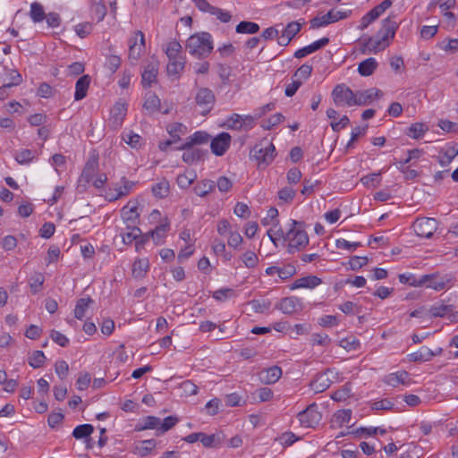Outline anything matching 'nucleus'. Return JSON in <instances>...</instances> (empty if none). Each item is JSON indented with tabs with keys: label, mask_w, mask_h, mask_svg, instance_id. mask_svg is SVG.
<instances>
[{
	"label": "nucleus",
	"mask_w": 458,
	"mask_h": 458,
	"mask_svg": "<svg viewBox=\"0 0 458 458\" xmlns=\"http://www.w3.org/2000/svg\"><path fill=\"white\" fill-rule=\"evenodd\" d=\"M92 13L97 18L98 21L104 20L106 15V7L103 3H94L92 6Z\"/></svg>",
	"instance_id": "obj_61"
},
{
	"label": "nucleus",
	"mask_w": 458,
	"mask_h": 458,
	"mask_svg": "<svg viewBox=\"0 0 458 458\" xmlns=\"http://www.w3.org/2000/svg\"><path fill=\"white\" fill-rule=\"evenodd\" d=\"M44 281L45 277L41 273H36L30 278L29 284L33 294H36L41 291Z\"/></svg>",
	"instance_id": "obj_46"
},
{
	"label": "nucleus",
	"mask_w": 458,
	"mask_h": 458,
	"mask_svg": "<svg viewBox=\"0 0 458 458\" xmlns=\"http://www.w3.org/2000/svg\"><path fill=\"white\" fill-rule=\"evenodd\" d=\"M427 130L428 127L424 123H416L409 128L408 135L413 139H420Z\"/></svg>",
	"instance_id": "obj_54"
},
{
	"label": "nucleus",
	"mask_w": 458,
	"mask_h": 458,
	"mask_svg": "<svg viewBox=\"0 0 458 458\" xmlns=\"http://www.w3.org/2000/svg\"><path fill=\"white\" fill-rule=\"evenodd\" d=\"M184 153L182 154V160L187 163V164H192L196 161H199L200 159H202L203 156H204V152L199 149V148H188V149H184Z\"/></svg>",
	"instance_id": "obj_37"
},
{
	"label": "nucleus",
	"mask_w": 458,
	"mask_h": 458,
	"mask_svg": "<svg viewBox=\"0 0 458 458\" xmlns=\"http://www.w3.org/2000/svg\"><path fill=\"white\" fill-rule=\"evenodd\" d=\"M276 308L283 313L290 315L301 309V302L297 297H285L276 304Z\"/></svg>",
	"instance_id": "obj_17"
},
{
	"label": "nucleus",
	"mask_w": 458,
	"mask_h": 458,
	"mask_svg": "<svg viewBox=\"0 0 458 458\" xmlns=\"http://www.w3.org/2000/svg\"><path fill=\"white\" fill-rule=\"evenodd\" d=\"M4 87L12 88L19 85L22 79L21 75L16 70L8 71L4 77H1Z\"/></svg>",
	"instance_id": "obj_35"
},
{
	"label": "nucleus",
	"mask_w": 458,
	"mask_h": 458,
	"mask_svg": "<svg viewBox=\"0 0 458 458\" xmlns=\"http://www.w3.org/2000/svg\"><path fill=\"white\" fill-rule=\"evenodd\" d=\"M178 421L179 419L176 416H168L165 418L163 420H160L159 433H156V435H163L164 433L174 428Z\"/></svg>",
	"instance_id": "obj_47"
},
{
	"label": "nucleus",
	"mask_w": 458,
	"mask_h": 458,
	"mask_svg": "<svg viewBox=\"0 0 458 458\" xmlns=\"http://www.w3.org/2000/svg\"><path fill=\"white\" fill-rule=\"evenodd\" d=\"M98 169V158L91 157L89 158L79 179V187L86 188L87 183L93 181Z\"/></svg>",
	"instance_id": "obj_11"
},
{
	"label": "nucleus",
	"mask_w": 458,
	"mask_h": 458,
	"mask_svg": "<svg viewBox=\"0 0 458 458\" xmlns=\"http://www.w3.org/2000/svg\"><path fill=\"white\" fill-rule=\"evenodd\" d=\"M332 98L337 106H354L355 92L345 84H338L332 91Z\"/></svg>",
	"instance_id": "obj_8"
},
{
	"label": "nucleus",
	"mask_w": 458,
	"mask_h": 458,
	"mask_svg": "<svg viewBox=\"0 0 458 458\" xmlns=\"http://www.w3.org/2000/svg\"><path fill=\"white\" fill-rule=\"evenodd\" d=\"M158 72V64L157 62L148 64L141 73V82L144 88H148L156 81Z\"/></svg>",
	"instance_id": "obj_20"
},
{
	"label": "nucleus",
	"mask_w": 458,
	"mask_h": 458,
	"mask_svg": "<svg viewBox=\"0 0 458 458\" xmlns=\"http://www.w3.org/2000/svg\"><path fill=\"white\" fill-rule=\"evenodd\" d=\"M237 33H248V34H255L259 30V26L256 22L252 21H241L235 29Z\"/></svg>",
	"instance_id": "obj_40"
},
{
	"label": "nucleus",
	"mask_w": 458,
	"mask_h": 458,
	"mask_svg": "<svg viewBox=\"0 0 458 458\" xmlns=\"http://www.w3.org/2000/svg\"><path fill=\"white\" fill-rule=\"evenodd\" d=\"M216 182L212 180L205 179L199 182L193 191L199 197H206L208 193L215 191Z\"/></svg>",
	"instance_id": "obj_27"
},
{
	"label": "nucleus",
	"mask_w": 458,
	"mask_h": 458,
	"mask_svg": "<svg viewBox=\"0 0 458 458\" xmlns=\"http://www.w3.org/2000/svg\"><path fill=\"white\" fill-rule=\"evenodd\" d=\"M55 370L61 379L65 378L69 371L68 363L65 360L56 361L55 364Z\"/></svg>",
	"instance_id": "obj_63"
},
{
	"label": "nucleus",
	"mask_w": 458,
	"mask_h": 458,
	"mask_svg": "<svg viewBox=\"0 0 458 458\" xmlns=\"http://www.w3.org/2000/svg\"><path fill=\"white\" fill-rule=\"evenodd\" d=\"M149 268V262L147 259H138L132 265V276L143 278Z\"/></svg>",
	"instance_id": "obj_31"
},
{
	"label": "nucleus",
	"mask_w": 458,
	"mask_h": 458,
	"mask_svg": "<svg viewBox=\"0 0 458 458\" xmlns=\"http://www.w3.org/2000/svg\"><path fill=\"white\" fill-rule=\"evenodd\" d=\"M127 106L125 103L117 102L111 109L110 124L113 129H119L126 116Z\"/></svg>",
	"instance_id": "obj_14"
},
{
	"label": "nucleus",
	"mask_w": 458,
	"mask_h": 458,
	"mask_svg": "<svg viewBox=\"0 0 458 458\" xmlns=\"http://www.w3.org/2000/svg\"><path fill=\"white\" fill-rule=\"evenodd\" d=\"M411 379L409 377L408 372L405 370L390 373L384 378V382L393 387H396L400 384L408 386L411 384Z\"/></svg>",
	"instance_id": "obj_18"
},
{
	"label": "nucleus",
	"mask_w": 458,
	"mask_h": 458,
	"mask_svg": "<svg viewBox=\"0 0 458 458\" xmlns=\"http://www.w3.org/2000/svg\"><path fill=\"white\" fill-rule=\"evenodd\" d=\"M137 35L140 36L139 45L129 46V59L132 61L139 60L145 50V36L143 32L137 30Z\"/></svg>",
	"instance_id": "obj_26"
},
{
	"label": "nucleus",
	"mask_w": 458,
	"mask_h": 458,
	"mask_svg": "<svg viewBox=\"0 0 458 458\" xmlns=\"http://www.w3.org/2000/svg\"><path fill=\"white\" fill-rule=\"evenodd\" d=\"M398 278L402 284H407L415 287L421 286L422 276L420 278H417L412 274H400Z\"/></svg>",
	"instance_id": "obj_53"
},
{
	"label": "nucleus",
	"mask_w": 458,
	"mask_h": 458,
	"mask_svg": "<svg viewBox=\"0 0 458 458\" xmlns=\"http://www.w3.org/2000/svg\"><path fill=\"white\" fill-rule=\"evenodd\" d=\"M121 216L123 223L126 225V229L137 226L140 219V214L137 211V203L129 201L122 209Z\"/></svg>",
	"instance_id": "obj_12"
},
{
	"label": "nucleus",
	"mask_w": 458,
	"mask_h": 458,
	"mask_svg": "<svg viewBox=\"0 0 458 458\" xmlns=\"http://www.w3.org/2000/svg\"><path fill=\"white\" fill-rule=\"evenodd\" d=\"M298 419L301 426L305 428H314L319 423L321 414L318 411L317 404L312 403L298 413Z\"/></svg>",
	"instance_id": "obj_10"
},
{
	"label": "nucleus",
	"mask_w": 458,
	"mask_h": 458,
	"mask_svg": "<svg viewBox=\"0 0 458 458\" xmlns=\"http://www.w3.org/2000/svg\"><path fill=\"white\" fill-rule=\"evenodd\" d=\"M455 282L456 279L453 274L441 276L438 273H434L422 276L421 286L426 285L428 288L435 291H442L452 287Z\"/></svg>",
	"instance_id": "obj_5"
},
{
	"label": "nucleus",
	"mask_w": 458,
	"mask_h": 458,
	"mask_svg": "<svg viewBox=\"0 0 458 458\" xmlns=\"http://www.w3.org/2000/svg\"><path fill=\"white\" fill-rule=\"evenodd\" d=\"M276 155V148L272 142L264 140L259 144H256L250 150V158L255 159L258 162V167L264 169L268 166Z\"/></svg>",
	"instance_id": "obj_4"
},
{
	"label": "nucleus",
	"mask_w": 458,
	"mask_h": 458,
	"mask_svg": "<svg viewBox=\"0 0 458 458\" xmlns=\"http://www.w3.org/2000/svg\"><path fill=\"white\" fill-rule=\"evenodd\" d=\"M213 48V38L208 32L195 33L186 41V49L189 54L199 59L208 57Z\"/></svg>",
	"instance_id": "obj_3"
},
{
	"label": "nucleus",
	"mask_w": 458,
	"mask_h": 458,
	"mask_svg": "<svg viewBox=\"0 0 458 458\" xmlns=\"http://www.w3.org/2000/svg\"><path fill=\"white\" fill-rule=\"evenodd\" d=\"M181 50H182L181 44L178 41L174 40V41L169 42V44L167 45V47L165 49V54L169 60H173V59L178 58V55L181 52Z\"/></svg>",
	"instance_id": "obj_55"
},
{
	"label": "nucleus",
	"mask_w": 458,
	"mask_h": 458,
	"mask_svg": "<svg viewBox=\"0 0 458 458\" xmlns=\"http://www.w3.org/2000/svg\"><path fill=\"white\" fill-rule=\"evenodd\" d=\"M441 349H438L437 352H433L427 346L420 347L418 351L409 354V359L411 361H428L430 360L434 356L438 355L441 352Z\"/></svg>",
	"instance_id": "obj_21"
},
{
	"label": "nucleus",
	"mask_w": 458,
	"mask_h": 458,
	"mask_svg": "<svg viewBox=\"0 0 458 458\" xmlns=\"http://www.w3.org/2000/svg\"><path fill=\"white\" fill-rule=\"evenodd\" d=\"M378 18L376 12H374L372 9L367 13L360 21V24L359 25V29L363 30L366 29L371 22L376 21Z\"/></svg>",
	"instance_id": "obj_64"
},
{
	"label": "nucleus",
	"mask_w": 458,
	"mask_h": 458,
	"mask_svg": "<svg viewBox=\"0 0 458 458\" xmlns=\"http://www.w3.org/2000/svg\"><path fill=\"white\" fill-rule=\"evenodd\" d=\"M312 72V66L309 65L307 64H302L301 67L297 69V71L294 72V77L297 78V80H307Z\"/></svg>",
	"instance_id": "obj_58"
},
{
	"label": "nucleus",
	"mask_w": 458,
	"mask_h": 458,
	"mask_svg": "<svg viewBox=\"0 0 458 458\" xmlns=\"http://www.w3.org/2000/svg\"><path fill=\"white\" fill-rule=\"evenodd\" d=\"M143 426L140 427L138 430L144 429H156L159 433L160 419L155 416H147L143 419Z\"/></svg>",
	"instance_id": "obj_49"
},
{
	"label": "nucleus",
	"mask_w": 458,
	"mask_h": 458,
	"mask_svg": "<svg viewBox=\"0 0 458 458\" xmlns=\"http://www.w3.org/2000/svg\"><path fill=\"white\" fill-rule=\"evenodd\" d=\"M123 140L133 148H140L143 139L137 133L130 131L123 136Z\"/></svg>",
	"instance_id": "obj_48"
},
{
	"label": "nucleus",
	"mask_w": 458,
	"mask_h": 458,
	"mask_svg": "<svg viewBox=\"0 0 458 458\" xmlns=\"http://www.w3.org/2000/svg\"><path fill=\"white\" fill-rule=\"evenodd\" d=\"M194 101L199 108L200 114L205 116L213 109L216 103V96L210 89L200 87L196 90Z\"/></svg>",
	"instance_id": "obj_6"
},
{
	"label": "nucleus",
	"mask_w": 458,
	"mask_h": 458,
	"mask_svg": "<svg viewBox=\"0 0 458 458\" xmlns=\"http://www.w3.org/2000/svg\"><path fill=\"white\" fill-rule=\"evenodd\" d=\"M152 192L153 194L157 198H165L169 193V183L166 181L160 182L158 183H156L152 187Z\"/></svg>",
	"instance_id": "obj_52"
},
{
	"label": "nucleus",
	"mask_w": 458,
	"mask_h": 458,
	"mask_svg": "<svg viewBox=\"0 0 458 458\" xmlns=\"http://www.w3.org/2000/svg\"><path fill=\"white\" fill-rule=\"evenodd\" d=\"M122 182L123 186H121L119 189H115V198H122L123 196H126L127 194H129L130 191L134 185L133 182L128 181L125 177L122 178Z\"/></svg>",
	"instance_id": "obj_57"
},
{
	"label": "nucleus",
	"mask_w": 458,
	"mask_h": 458,
	"mask_svg": "<svg viewBox=\"0 0 458 458\" xmlns=\"http://www.w3.org/2000/svg\"><path fill=\"white\" fill-rule=\"evenodd\" d=\"M224 441V437L220 434H212L206 435L201 432L200 442L204 447L212 448V447H219Z\"/></svg>",
	"instance_id": "obj_30"
},
{
	"label": "nucleus",
	"mask_w": 458,
	"mask_h": 458,
	"mask_svg": "<svg viewBox=\"0 0 458 458\" xmlns=\"http://www.w3.org/2000/svg\"><path fill=\"white\" fill-rule=\"evenodd\" d=\"M209 140V135L205 131H196L191 136L185 140L184 143L177 145L175 149H188L192 148L194 145H199L207 143Z\"/></svg>",
	"instance_id": "obj_19"
},
{
	"label": "nucleus",
	"mask_w": 458,
	"mask_h": 458,
	"mask_svg": "<svg viewBox=\"0 0 458 458\" xmlns=\"http://www.w3.org/2000/svg\"><path fill=\"white\" fill-rule=\"evenodd\" d=\"M93 300L89 297L79 299L75 305L74 317L77 319L81 320L85 317L86 310H88L89 304H91Z\"/></svg>",
	"instance_id": "obj_34"
},
{
	"label": "nucleus",
	"mask_w": 458,
	"mask_h": 458,
	"mask_svg": "<svg viewBox=\"0 0 458 458\" xmlns=\"http://www.w3.org/2000/svg\"><path fill=\"white\" fill-rule=\"evenodd\" d=\"M351 11H335L334 9L330 10L327 14L323 16H316L310 20V28L311 29H318L320 27L327 26L330 23L336 22L340 20L347 18L351 14Z\"/></svg>",
	"instance_id": "obj_9"
},
{
	"label": "nucleus",
	"mask_w": 458,
	"mask_h": 458,
	"mask_svg": "<svg viewBox=\"0 0 458 458\" xmlns=\"http://www.w3.org/2000/svg\"><path fill=\"white\" fill-rule=\"evenodd\" d=\"M380 174H381V172L373 173V174L365 175L360 179V182L366 186H369L371 184L374 187H377L380 183V179H379Z\"/></svg>",
	"instance_id": "obj_59"
},
{
	"label": "nucleus",
	"mask_w": 458,
	"mask_h": 458,
	"mask_svg": "<svg viewBox=\"0 0 458 458\" xmlns=\"http://www.w3.org/2000/svg\"><path fill=\"white\" fill-rule=\"evenodd\" d=\"M437 220L431 217L417 218L412 225L415 233L423 238H431L437 231Z\"/></svg>",
	"instance_id": "obj_7"
},
{
	"label": "nucleus",
	"mask_w": 458,
	"mask_h": 458,
	"mask_svg": "<svg viewBox=\"0 0 458 458\" xmlns=\"http://www.w3.org/2000/svg\"><path fill=\"white\" fill-rule=\"evenodd\" d=\"M30 14L34 22H40L46 17L43 6L38 2L31 4Z\"/></svg>",
	"instance_id": "obj_43"
},
{
	"label": "nucleus",
	"mask_w": 458,
	"mask_h": 458,
	"mask_svg": "<svg viewBox=\"0 0 458 458\" xmlns=\"http://www.w3.org/2000/svg\"><path fill=\"white\" fill-rule=\"evenodd\" d=\"M458 155V143H453L440 151L437 157L442 166L448 165L452 160Z\"/></svg>",
	"instance_id": "obj_23"
},
{
	"label": "nucleus",
	"mask_w": 458,
	"mask_h": 458,
	"mask_svg": "<svg viewBox=\"0 0 458 458\" xmlns=\"http://www.w3.org/2000/svg\"><path fill=\"white\" fill-rule=\"evenodd\" d=\"M377 67V62L375 58L369 57L360 63L358 72L364 77L370 76Z\"/></svg>",
	"instance_id": "obj_29"
},
{
	"label": "nucleus",
	"mask_w": 458,
	"mask_h": 458,
	"mask_svg": "<svg viewBox=\"0 0 458 458\" xmlns=\"http://www.w3.org/2000/svg\"><path fill=\"white\" fill-rule=\"evenodd\" d=\"M454 311V306L453 305H446L444 303H437L429 309V313L432 317L437 318V317H445L448 314H451Z\"/></svg>",
	"instance_id": "obj_36"
},
{
	"label": "nucleus",
	"mask_w": 458,
	"mask_h": 458,
	"mask_svg": "<svg viewBox=\"0 0 458 458\" xmlns=\"http://www.w3.org/2000/svg\"><path fill=\"white\" fill-rule=\"evenodd\" d=\"M291 227L284 233L283 230L279 228L276 234L282 237L284 241L288 242L287 250L289 253H293L301 248H304L309 243V236L303 229V225L295 220H291Z\"/></svg>",
	"instance_id": "obj_2"
},
{
	"label": "nucleus",
	"mask_w": 458,
	"mask_h": 458,
	"mask_svg": "<svg viewBox=\"0 0 458 458\" xmlns=\"http://www.w3.org/2000/svg\"><path fill=\"white\" fill-rule=\"evenodd\" d=\"M50 337L55 344H57L61 347H65L69 344V339L64 334L57 330L53 329L50 332Z\"/></svg>",
	"instance_id": "obj_62"
},
{
	"label": "nucleus",
	"mask_w": 458,
	"mask_h": 458,
	"mask_svg": "<svg viewBox=\"0 0 458 458\" xmlns=\"http://www.w3.org/2000/svg\"><path fill=\"white\" fill-rule=\"evenodd\" d=\"M322 283V280L316 276H308L301 277L294 281L293 285L291 286L292 290L298 288H310L313 289L316 286L319 285Z\"/></svg>",
	"instance_id": "obj_25"
},
{
	"label": "nucleus",
	"mask_w": 458,
	"mask_h": 458,
	"mask_svg": "<svg viewBox=\"0 0 458 458\" xmlns=\"http://www.w3.org/2000/svg\"><path fill=\"white\" fill-rule=\"evenodd\" d=\"M331 381L327 374L318 375L311 383L310 387L315 393H322L330 386Z\"/></svg>",
	"instance_id": "obj_32"
},
{
	"label": "nucleus",
	"mask_w": 458,
	"mask_h": 458,
	"mask_svg": "<svg viewBox=\"0 0 458 458\" xmlns=\"http://www.w3.org/2000/svg\"><path fill=\"white\" fill-rule=\"evenodd\" d=\"M94 431V428L90 424H81L77 426L72 431V437L76 439L86 438Z\"/></svg>",
	"instance_id": "obj_41"
},
{
	"label": "nucleus",
	"mask_w": 458,
	"mask_h": 458,
	"mask_svg": "<svg viewBox=\"0 0 458 458\" xmlns=\"http://www.w3.org/2000/svg\"><path fill=\"white\" fill-rule=\"evenodd\" d=\"M34 158L35 152L28 148L21 149L15 154V160L20 165L30 164Z\"/></svg>",
	"instance_id": "obj_45"
},
{
	"label": "nucleus",
	"mask_w": 458,
	"mask_h": 458,
	"mask_svg": "<svg viewBox=\"0 0 458 458\" xmlns=\"http://www.w3.org/2000/svg\"><path fill=\"white\" fill-rule=\"evenodd\" d=\"M184 69V61L182 58L169 60L167 73L169 75H179Z\"/></svg>",
	"instance_id": "obj_44"
},
{
	"label": "nucleus",
	"mask_w": 458,
	"mask_h": 458,
	"mask_svg": "<svg viewBox=\"0 0 458 458\" xmlns=\"http://www.w3.org/2000/svg\"><path fill=\"white\" fill-rule=\"evenodd\" d=\"M295 194V191L293 188L284 187L278 191V198L284 202H292Z\"/></svg>",
	"instance_id": "obj_60"
},
{
	"label": "nucleus",
	"mask_w": 458,
	"mask_h": 458,
	"mask_svg": "<svg viewBox=\"0 0 458 458\" xmlns=\"http://www.w3.org/2000/svg\"><path fill=\"white\" fill-rule=\"evenodd\" d=\"M46 356L42 351H35L29 358V364L34 369L42 367L45 363Z\"/></svg>",
	"instance_id": "obj_51"
},
{
	"label": "nucleus",
	"mask_w": 458,
	"mask_h": 458,
	"mask_svg": "<svg viewBox=\"0 0 458 458\" xmlns=\"http://www.w3.org/2000/svg\"><path fill=\"white\" fill-rule=\"evenodd\" d=\"M397 22L391 17L382 21V27L374 37H368L364 39V44L360 48L362 54L377 53L384 50L388 45L389 40L394 38Z\"/></svg>",
	"instance_id": "obj_1"
},
{
	"label": "nucleus",
	"mask_w": 458,
	"mask_h": 458,
	"mask_svg": "<svg viewBox=\"0 0 458 458\" xmlns=\"http://www.w3.org/2000/svg\"><path fill=\"white\" fill-rule=\"evenodd\" d=\"M230 134L227 132H221L212 140L210 148L215 155L223 156L230 147Z\"/></svg>",
	"instance_id": "obj_13"
},
{
	"label": "nucleus",
	"mask_w": 458,
	"mask_h": 458,
	"mask_svg": "<svg viewBox=\"0 0 458 458\" xmlns=\"http://www.w3.org/2000/svg\"><path fill=\"white\" fill-rule=\"evenodd\" d=\"M328 43H329L328 38H322L313 42L312 44L295 51L294 57H296V58L305 57L306 55L324 47Z\"/></svg>",
	"instance_id": "obj_22"
},
{
	"label": "nucleus",
	"mask_w": 458,
	"mask_h": 458,
	"mask_svg": "<svg viewBox=\"0 0 458 458\" xmlns=\"http://www.w3.org/2000/svg\"><path fill=\"white\" fill-rule=\"evenodd\" d=\"M282 369L278 366H272L270 368L262 369L259 373V381L266 385L276 383L282 377Z\"/></svg>",
	"instance_id": "obj_15"
},
{
	"label": "nucleus",
	"mask_w": 458,
	"mask_h": 458,
	"mask_svg": "<svg viewBox=\"0 0 458 458\" xmlns=\"http://www.w3.org/2000/svg\"><path fill=\"white\" fill-rule=\"evenodd\" d=\"M90 76L86 74L82 75L79 80L76 81L75 84V93H74V99L75 100H81L87 96V92L90 84Z\"/></svg>",
	"instance_id": "obj_24"
},
{
	"label": "nucleus",
	"mask_w": 458,
	"mask_h": 458,
	"mask_svg": "<svg viewBox=\"0 0 458 458\" xmlns=\"http://www.w3.org/2000/svg\"><path fill=\"white\" fill-rule=\"evenodd\" d=\"M129 232L122 233V240L124 244H131L141 235V230L138 226L130 227Z\"/></svg>",
	"instance_id": "obj_50"
},
{
	"label": "nucleus",
	"mask_w": 458,
	"mask_h": 458,
	"mask_svg": "<svg viewBox=\"0 0 458 458\" xmlns=\"http://www.w3.org/2000/svg\"><path fill=\"white\" fill-rule=\"evenodd\" d=\"M196 178L197 174L194 171H188L182 174H179L176 182L181 189H188Z\"/></svg>",
	"instance_id": "obj_39"
},
{
	"label": "nucleus",
	"mask_w": 458,
	"mask_h": 458,
	"mask_svg": "<svg viewBox=\"0 0 458 458\" xmlns=\"http://www.w3.org/2000/svg\"><path fill=\"white\" fill-rule=\"evenodd\" d=\"M216 185L217 186L218 191L220 192L225 193V192H228V191H230L232 190L233 183L226 176H220L217 179V182H216Z\"/></svg>",
	"instance_id": "obj_56"
},
{
	"label": "nucleus",
	"mask_w": 458,
	"mask_h": 458,
	"mask_svg": "<svg viewBox=\"0 0 458 458\" xmlns=\"http://www.w3.org/2000/svg\"><path fill=\"white\" fill-rule=\"evenodd\" d=\"M160 99L155 93L149 92L146 94L143 108L146 109L149 114H154L157 111H160Z\"/></svg>",
	"instance_id": "obj_28"
},
{
	"label": "nucleus",
	"mask_w": 458,
	"mask_h": 458,
	"mask_svg": "<svg viewBox=\"0 0 458 458\" xmlns=\"http://www.w3.org/2000/svg\"><path fill=\"white\" fill-rule=\"evenodd\" d=\"M382 95V92L376 89L371 88L366 90H359L355 92L354 106H366L369 105L374 98Z\"/></svg>",
	"instance_id": "obj_16"
},
{
	"label": "nucleus",
	"mask_w": 458,
	"mask_h": 458,
	"mask_svg": "<svg viewBox=\"0 0 458 458\" xmlns=\"http://www.w3.org/2000/svg\"><path fill=\"white\" fill-rule=\"evenodd\" d=\"M169 229V223L165 222L164 224H161L157 225L155 230L149 232V235L153 238V240L156 242V244H159L162 240L165 238L166 232Z\"/></svg>",
	"instance_id": "obj_42"
},
{
	"label": "nucleus",
	"mask_w": 458,
	"mask_h": 458,
	"mask_svg": "<svg viewBox=\"0 0 458 458\" xmlns=\"http://www.w3.org/2000/svg\"><path fill=\"white\" fill-rule=\"evenodd\" d=\"M156 441L154 439L140 441L134 447V453L141 457L147 456L156 447Z\"/></svg>",
	"instance_id": "obj_33"
},
{
	"label": "nucleus",
	"mask_w": 458,
	"mask_h": 458,
	"mask_svg": "<svg viewBox=\"0 0 458 458\" xmlns=\"http://www.w3.org/2000/svg\"><path fill=\"white\" fill-rule=\"evenodd\" d=\"M167 131L171 140H177V143H179L181 141L180 135L186 133L187 127L181 123H174L167 126Z\"/></svg>",
	"instance_id": "obj_38"
}]
</instances>
